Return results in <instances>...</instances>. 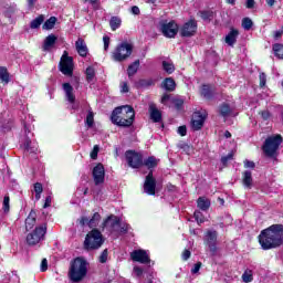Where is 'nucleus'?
I'll return each mask as SVG.
<instances>
[{
    "instance_id": "obj_1",
    "label": "nucleus",
    "mask_w": 283,
    "mask_h": 283,
    "mask_svg": "<svg viewBox=\"0 0 283 283\" xmlns=\"http://www.w3.org/2000/svg\"><path fill=\"white\" fill-rule=\"evenodd\" d=\"M259 244L263 251L277 249L283 244V224L276 223L262 230L258 237Z\"/></svg>"
},
{
    "instance_id": "obj_2",
    "label": "nucleus",
    "mask_w": 283,
    "mask_h": 283,
    "mask_svg": "<svg viewBox=\"0 0 283 283\" xmlns=\"http://www.w3.org/2000/svg\"><path fill=\"white\" fill-rule=\"evenodd\" d=\"M135 119L134 107H115L111 114V123L117 127H132Z\"/></svg>"
},
{
    "instance_id": "obj_3",
    "label": "nucleus",
    "mask_w": 283,
    "mask_h": 283,
    "mask_svg": "<svg viewBox=\"0 0 283 283\" xmlns=\"http://www.w3.org/2000/svg\"><path fill=\"white\" fill-rule=\"evenodd\" d=\"M87 275V261L77 256L70 262L69 280L74 283L83 282Z\"/></svg>"
},
{
    "instance_id": "obj_4",
    "label": "nucleus",
    "mask_w": 283,
    "mask_h": 283,
    "mask_svg": "<svg viewBox=\"0 0 283 283\" xmlns=\"http://www.w3.org/2000/svg\"><path fill=\"white\" fill-rule=\"evenodd\" d=\"M103 244H105V237L103 235V232L97 228H93L87 232L83 247L85 251H98Z\"/></svg>"
},
{
    "instance_id": "obj_5",
    "label": "nucleus",
    "mask_w": 283,
    "mask_h": 283,
    "mask_svg": "<svg viewBox=\"0 0 283 283\" xmlns=\"http://www.w3.org/2000/svg\"><path fill=\"white\" fill-rule=\"evenodd\" d=\"M282 135L270 136L265 139L263 145V151L269 158H273L280 146L282 145Z\"/></svg>"
},
{
    "instance_id": "obj_6",
    "label": "nucleus",
    "mask_w": 283,
    "mask_h": 283,
    "mask_svg": "<svg viewBox=\"0 0 283 283\" xmlns=\"http://www.w3.org/2000/svg\"><path fill=\"white\" fill-rule=\"evenodd\" d=\"M207 118H209V113L205 108L196 109L192 113L191 119H190V127L192 132H200L202 127H205V123L207 122Z\"/></svg>"
},
{
    "instance_id": "obj_7",
    "label": "nucleus",
    "mask_w": 283,
    "mask_h": 283,
    "mask_svg": "<svg viewBox=\"0 0 283 283\" xmlns=\"http://www.w3.org/2000/svg\"><path fill=\"white\" fill-rule=\"evenodd\" d=\"M48 233V223L35 227V229L27 235V244L29 247H36L41 240H45Z\"/></svg>"
},
{
    "instance_id": "obj_8",
    "label": "nucleus",
    "mask_w": 283,
    "mask_h": 283,
    "mask_svg": "<svg viewBox=\"0 0 283 283\" xmlns=\"http://www.w3.org/2000/svg\"><path fill=\"white\" fill-rule=\"evenodd\" d=\"M203 244L210 251V256L216 258L218 255V231L208 230L203 237Z\"/></svg>"
},
{
    "instance_id": "obj_9",
    "label": "nucleus",
    "mask_w": 283,
    "mask_h": 283,
    "mask_svg": "<svg viewBox=\"0 0 283 283\" xmlns=\"http://www.w3.org/2000/svg\"><path fill=\"white\" fill-rule=\"evenodd\" d=\"M134 50V46L127 42H123L113 52V60H115L117 63H123V61H127L129 56H132V52Z\"/></svg>"
},
{
    "instance_id": "obj_10",
    "label": "nucleus",
    "mask_w": 283,
    "mask_h": 283,
    "mask_svg": "<svg viewBox=\"0 0 283 283\" xmlns=\"http://www.w3.org/2000/svg\"><path fill=\"white\" fill-rule=\"evenodd\" d=\"M159 30L167 39H174L178 34V23L176 21H161L159 23Z\"/></svg>"
},
{
    "instance_id": "obj_11",
    "label": "nucleus",
    "mask_w": 283,
    "mask_h": 283,
    "mask_svg": "<svg viewBox=\"0 0 283 283\" xmlns=\"http://www.w3.org/2000/svg\"><path fill=\"white\" fill-rule=\"evenodd\" d=\"M125 156L128 167H132V169H140L143 167V154L136 153V150H127Z\"/></svg>"
},
{
    "instance_id": "obj_12",
    "label": "nucleus",
    "mask_w": 283,
    "mask_h": 283,
    "mask_svg": "<svg viewBox=\"0 0 283 283\" xmlns=\"http://www.w3.org/2000/svg\"><path fill=\"white\" fill-rule=\"evenodd\" d=\"M60 70L62 74L66 76H72V72H74V60L71 56H67V52H64L61 62Z\"/></svg>"
},
{
    "instance_id": "obj_13",
    "label": "nucleus",
    "mask_w": 283,
    "mask_h": 283,
    "mask_svg": "<svg viewBox=\"0 0 283 283\" xmlns=\"http://www.w3.org/2000/svg\"><path fill=\"white\" fill-rule=\"evenodd\" d=\"M144 192L147 196H156V178L154 177V170H149L144 181Z\"/></svg>"
},
{
    "instance_id": "obj_14",
    "label": "nucleus",
    "mask_w": 283,
    "mask_h": 283,
    "mask_svg": "<svg viewBox=\"0 0 283 283\" xmlns=\"http://www.w3.org/2000/svg\"><path fill=\"white\" fill-rule=\"evenodd\" d=\"M130 259L133 260V262H139V264L151 263V259L149 258V254H147V251L143 249L134 250L130 253Z\"/></svg>"
},
{
    "instance_id": "obj_15",
    "label": "nucleus",
    "mask_w": 283,
    "mask_h": 283,
    "mask_svg": "<svg viewBox=\"0 0 283 283\" xmlns=\"http://www.w3.org/2000/svg\"><path fill=\"white\" fill-rule=\"evenodd\" d=\"M93 180L96 186L103 185L105 182V166L102 163H98L93 168Z\"/></svg>"
},
{
    "instance_id": "obj_16",
    "label": "nucleus",
    "mask_w": 283,
    "mask_h": 283,
    "mask_svg": "<svg viewBox=\"0 0 283 283\" xmlns=\"http://www.w3.org/2000/svg\"><path fill=\"white\" fill-rule=\"evenodd\" d=\"M197 30H198V22H196V20H190L182 25L180 30V34L181 36H193Z\"/></svg>"
},
{
    "instance_id": "obj_17",
    "label": "nucleus",
    "mask_w": 283,
    "mask_h": 283,
    "mask_svg": "<svg viewBox=\"0 0 283 283\" xmlns=\"http://www.w3.org/2000/svg\"><path fill=\"white\" fill-rule=\"evenodd\" d=\"M109 228L111 231H116V227H120V218L115 214H109L102 222V229Z\"/></svg>"
},
{
    "instance_id": "obj_18",
    "label": "nucleus",
    "mask_w": 283,
    "mask_h": 283,
    "mask_svg": "<svg viewBox=\"0 0 283 283\" xmlns=\"http://www.w3.org/2000/svg\"><path fill=\"white\" fill-rule=\"evenodd\" d=\"M199 94L206 101H211L216 96V87L209 84H203L200 87Z\"/></svg>"
},
{
    "instance_id": "obj_19",
    "label": "nucleus",
    "mask_w": 283,
    "mask_h": 283,
    "mask_svg": "<svg viewBox=\"0 0 283 283\" xmlns=\"http://www.w3.org/2000/svg\"><path fill=\"white\" fill-rule=\"evenodd\" d=\"M148 112L151 123H161V127H165V124L163 123V112H160V109L157 107H149Z\"/></svg>"
},
{
    "instance_id": "obj_20",
    "label": "nucleus",
    "mask_w": 283,
    "mask_h": 283,
    "mask_svg": "<svg viewBox=\"0 0 283 283\" xmlns=\"http://www.w3.org/2000/svg\"><path fill=\"white\" fill-rule=\"evenodd\" d=\"M75 50L77 54H80L82 57L87 56L90 50L87 49V44L85 43V40L83 38H78L75 42Z\"/></svg>"
},
{
    "instance_id": "obj_21",
    "label": "nucleus",
    "mask_w": 283,
    "mask_h": 283,
    "mask_svg": "<svg viewBox=\"0 0 283 283\" xmlns=\"http://www.w3.org/2000/svg\"><path fill=\"white\" fill-rule=\"evenodd\" d=\"M56 35L54 34H50L44 39L43 45H42V50L43 52H50L54 45H56Z\"/></svg>"
},
{
    "instance_id": "obj_22",
    "label": "nucleus",
    "mask_w": 283,
    "mask_h": 283,
    "mask_svg": "<svg viewBox=\"0 0 283 283\" xmlns=\"http://www.w3.org/2000/svg\"><path fill=\"white\" fill-rule=\"evenodd\" d=\"M242 185L245 189H253V174L250 170L242 172Z\"/></svg>"
},
{
    "instance_id": "obj_23",
    "label": "nucleus",
    "mask_w": 283,
    "mask_h": 283,
    "mask_svg": "<svg viewBox=\"0 0 283 283\" xmlns=\"http://www.w3.org/2000/svg\"><path fill=\"white\" fill-rule=\"evenodd\" d=\"M35 224H36V210L32 209L25 219L27 231H32Z\"/></svg>"
},
{
    "instance_id": "obj_24",
    "label": "nucleus",
    "mask_w": 283,
    "mask_h": 283,
    "mask_svg": "<svg viewBox=\"0 0 283 283\" xmlns=\"http://www.w3.org/2000/svg\"><path fill=\"white\" fill-rule=\"evenodd\" d=\"M197 207L200 211H207L208 209H211V200L207 197H199L197 199Z\"/></svg>"
},
{
    "instance_id": "obj_25",
    "label": "nucleus",
    "mask_w": 283,
    "mask_h": 283,
    "mask_svg": "<svg viewBox=\"0 0 283 283\" xmlns=\"http://www.w3.org/2000/svg\"><path fill=\"white\" fill-rule=\"evenodd\" d=\"M160 160L157 159L155 156H149L148 158H146L143 161V166L147 167V169H149V171H153V169H156V167H158V163Z\"/></svg>"
},
{
    "instance_id": "obj_26",
    "label": "nucleus",
    "mask_w": 283,
    "mask_h": 283,
    "mask_svg": "<svg viewBox=\"0 0 283 283\" xmlns=\"http://www.w3.org/2000/svg\"><path fill=\"white\" fill-rule=\"evenodd\" d=\"M63 90L65 92V96L69 103H74V101L76 99V97L74 96V87H72L70 83H64Z\"/></svg>"
},
{
    "instance_id": "obj_27",
    "label": "nucleus",
    "mask_w": 283,
    "mask_h": 283,
    "mask_svg": "<svg viewBox=\"0 0 283 283\" xmlns=\"http://www.w3.org/2000/svg\"><path fill=\"white\" fill-rule=\"evenodd\" d=\"M198 14L202 19V21H213V18L216 17V13L212 10H202L199 11Z\"/></svg>"
},
{
    "instance_id": "obj_28",
    "label": "nucleus",
    "mask_w": 283,
    "mask_h": 283,
    "mask_svg": "<svg viewBox=\"0 0 283 283\" xmlns=\"http://www.w3.org/2000/svg\"><path fill=\"white\" fill-rule=\"evenodd\" d=\"M238 30L232 29L229 34L226 36V43L228 45H235V41L238 39Z\"/></svg>"
},
{
    "instance_id": "obj_29",
    "label": "nucleus",
    "mask_w": 283,
    "mask_h": 283,
    "mask_svg": "<svg viewBox=\"0 0 283 283\" xmlns=\"http://www.w3.org/2000/svg\"><path fill=\"white\" fill-rule=\"evenodd\" d=\"M101 213L94 212L92 218L88 219V228L96 229V227H98V222H101Z\"/></svg>"
},
{
    "instance_id": "obj_30",
    "label": "nucleus",
    "mask_w": 283,
    "mask_h": 283,
    "mask_svg": "<svg viewBox=\"0 0 283 283\" xmlns=\"http://www.w3.org/2000/svg\"><path fill=\"white\" fill-rule=\"evenodd\" d=\"M163 87L164 90H167V92H174V90H176V82L174 81V78L167 77L163 82Z\"/></svg>"
},
{
    "instance_id": "obj_31",
    "label": "nucleus",
    "mask_w": 283,
    "mask_h": 283,
    "mask_svg": "<svg viewBox=\"0 0 283 283\" xmlns=\"http://www.w3.org/2000/svg\"><path fill=\"white\" fill-rule=\"evenodd\" d=\"M219 114H220V116H222V118H229L231 116H238V114L233 113V108H231V107H221L219 109Z\"/></svg>"
},
{
    "instance_id": "obj_32",
    "label": "nucleus",
    "mask_w": 283,
    "mask_h": 283,
    "mask_svg": "<svg viewBox=\"0 0 283 283\" xmlns=\"http://www.w3.org/2000/svg\"><path fill=\"white\" fill-rule=\"evenodd\" d=\"M0 81L8 85L10 83V73H8V69L6 66H0Z\"/></svg>"
},
{
    "instance_id": "obj_33",
    "label": "nucleus",
    "mask_w": 283,
    "mask_h": 283,
    "mask_svg": "<svg viewBox=\"0 0 283 283\" xmlns=\"http://www.w3.org/2000/svg\"><path fill=\"white\" fill-rule=\"evenodd\" d=\"M24 151L28 154H35L36 147L32 146V139L30 137H27L23 144Z\"/></svg>"
},
{
    "instance_id": "obj_34",
    "label": "nucleus",
    "mask_w": 283,
    "mask_h": 283,
    "mask_svg": "<svg viewBox=\"0 0 283 283\" xmlns=\"http://www.w3.org/2000/svg\"><path fill=\"white\" fill-rule=\"evenodd\" d=\"M138 67H140V60L135 61L133 64L128 66L127 74L129 78H132V76H134V74L138 72Z\"/></svg>"
},
{
    "instance_id": "obj_35",
    "label": "nucleus",
    "mask_w": 283,
    "mask_h": 283,
    "mask_svg": "<svg viewBox=\"0 0 283 283\" xmlns=\"http://www.w3.org/2000/svg\"><path fill=\"white\" fill-rule=\"evenodd\" d=\"M33 191L35 193V200H41V193H43V184L35 182L33 185Z\"/></svg>"
},
{
    "instance_id": "obj_36",
    "label": "nucleus",
    "mask_w": 283,
    "mask_h": 283,
    "mask_svg": "<svg viewBox=\"0 0 283 283\" xmlns=\"http://www.w3.org/2000/svg\"><path fill=\"white\" fill-rule=\"evenodd\" d=\"M96 77V71L93 66H88L86 69V81L87 83H94V78Z\"/></svg>"
},
{
    "instance_id": "obj_37",
    "label": "nucleus",
    "mask_w": 283,
    "mask_h": 283,
    "mask_svg": "<svg viewBox=\"0 0 283 283\" xmlns=\"http://www.w3.org/2000/svg\"><path fill=\"white\" fill-rule=\"evenodd\" d=\"M45 21V18L43 15H39L38 18H35L31 24L30 28L32 30H36V28H41V24Z\"/></svg>"
},
{
    "instance_id": "obj_38",
    "label": "nucleus",
    "mask_w": 283,
    "mask_h": 283,
    "mask_svg": "<svg viewBox=\"0 0 283 283\" xmlns=\"http://www.w3.org/2000/svg\"><path fill=\"white\" fill-rule=\"evenodd\" d=\"M122 20L118 17L111 18L109 25L113 31L118 30L120 28Z\"/></svg>"
},
{
    "instance_id": "obj_39",
    "label": "nucleus",
    "mask_w": 283,
    "mask_h": 283,
    "mask_svg": "<svg viewBox=\"0 0 283 283\" xmlns=\"http://www.w3.org/2000/svg\"><path fill=\"white\" fill-rule=\"evenodd\" d=\"M56 25V17H51L49 20H46L43 24V30H52Z\"/></svg>"
},
{
    "instance_id": "obj_40",
    "label": "nucleus",
    "mask_w": 283,
    "mask_h": 283,
    "mask_svg": "<svg viewBox=\"0 0 283 283\" xmlns=\"http://www.w3.org/2000/svg\"><path fill=\"white\" fill-rule=\"evenodd\" d=\"M163 67L167 72V74H174V72L176 71L174 63H171L170 61H164Z\"/></svg>"
},
{
    "instance_id": "obj_41",
    "label": "nucleus",
    "mask_w": 283,
    "mask_h": 283,
    "mask_svg": "<svg viewBox=\"0 0 283 283\" xmlns=\"http://www.w3.org/2000/svg\"><path fill=\"white\" fill-rule=\"evenodd\" d=\"M273 52L277 59H283V44L276 43L273 45Z\"/></svg>"
},
{
    "instance_id": "obj_42",
    "label": "nucleus",
    "mask_w": 283,
    "mask_h": 283,
    "mask_svg": "<svg viewBox=\"0 0 283 283\" xmlns=\"http://www.w3.org/2000/svg\"><path fill=\"white\" fill-rule=\"evenodd\" d=\"M2 210L4 213H10V196L7 195L2 201Z\"/></svg>"
},
{
    "instance_id": "obj_43",
    "label": "nucleus",
    "mask_w": 283,
    "mask_h": 283,
    "mask_svg": "<svg viewBox=\"0 0 283 283\" xmlns=\"http://www.w3.org/2000/svg\"><path fill=\"white\" fill-rule=\"evenodd\" d=\"M193 218H195L197 224H203V222H205V214L200 210H196L193 212Z\"/></svg>"
},
{
    "instance_id": "obj_44",
    "label": "nucleus",
    "mask_w": 283,
    "mask_h": 283,
    "mask_svg": "<svg viewBox=\"0 0 283 283\" xmlns=\"http://www.w3.org/2000/svg\"><path fill=\"white\" fill-rule=\"evenodd\" d=\"M85 123L87 127H94V112L92 109H88Z\"/></svg>"
},
{
    "instance_id": "obj_45",
    "label": "nucleus",
    "mask_w": 283,
    "mask_h": 283,
    "mask_svg": "<svg viewBox=\"0 0 283 283\" xmlns=\"http://www.w3.org/2000/svg\"><path fill=\"white\" fill-rule=\"evenodd\" d=\"M138 85L139 87H151V85H156V81L151 78L140 80Z\"/></svg>"
},
{
    "instance_id": "obj_46",
    "label": "nucleus",
    "mask_w": 283,
    "mask_h": 283,
    "mask_svg": "<svg viewBox=\"0 0 283 283\" xmlns=\"http://www.w3.org/2000/svg\"><path fill=\"white\" fill-rule=\"evenodd\" d=\"M171 103L175 107H182L185 105V98L182 96H175L171 98Z\"/></svg>"
},
{
    "instance_id": "obj_47",
    "label": "nucleus",
    "mask_w": 283,
    "mask_h": 283,
    "mask_svg": "<svg viewBox=\"0 0 283 283\" xmlns=\"http://www.w3.org/2000/svg\"><path fill=\"white\" fill-rule=\"evenodd\" d=\"M242 28L243 30H251V28H253V20L250 18H244L242 20Z\"/></svg>"
},
{
    "instance_id": "obj_48",
    "label": "nucleus",
    "mask_w": 283,
    "mask_h": 283,
    "mask_svg": "<svg viewBox=\"0 0 283 283\" xmlns=\"http://www.w3.org/2000/svg\"><path fill=\"white\" fill-rule=\"evenodd\" d=\"M108 255H109V251L107 249L103 250L98 258V262L101 264H105L107 262Z\"/></svg>"
},
{
    "instance_id": "obj_49",
    "label": "nucleus",
    "mask_w": 283,
    "mask_h": 283,
    "mask_svg": "<svg viewBox=\"0 0 283 283\" xmlns=\"http://www.w3.org/2000/svg\"><path fill=\"white\" fill-rule=\"evenodd\" d=\"M12 127H14V122L10 119L7 124L2 126V132H12Z\"/></svg>"
},
{
    "instance_id": "obj_50",
    "label": "nucleus",
    "mask_w": 283,
    "mask_h": 283,
    "mask_svg": "<svg viewBox=\"0 0 283 283\" xmlns=\"http://www.w3.org/2000/svg\"><path fill=\"white\" fill-rule=\"evenodd\" d=\"M229 160H233V153H229L227 156L221 157V163L227 167Z\"/></svg>"
},
{
    "instance_id": "obj_51",
    "label": "nucleus",
    "mask_w": 283,
    "mask_h": 283,
    "mask_svg": "<svg viewBox=\"0 0 283 283\" xmlns=\"http://www.w3.org/2000/svg\"><path fill=\"white\" fill-rule=\"evenodd\" d=\"M98 151H101V148L98 147V145H95L91 151L92 160H96V158H98Z\"/></svg>"
},
{
    "instance_id": "obj_52",
    "label": "nucleus",
    "mask_w": 283,
    "mask_h": 283,
    "mask_svg": "<svg viewBox=\"0 0 283 283\" xmlns=\"http://www.w3.org/2000/svg\"><path fill=\"white\" fill-rule=\"evenodd\" d=\"M259 114L263 120H269V118H271V112H269V109L261 111Z\"/></svg>"
},
{
    "instance_id": "obj_53",
    "label": "nucleus",
    "mask_w": 283,
    "mask_h": 283,
    "mask_svg": "<svg viewBox=\"0 0 283 283\" xmlns=\"http://www.w3.org/2000/svg\"><path fill=\"white\" fill-rule=\"evenodd\" d=\"M242 280H243V282H245V283L253 282V274H249V273L244 272V273L242 274Z\"/></svg>"
},
{
    "instance_id": "obj_54",
    "label": "nucleus",
    "mask_w": 283,
    "mask_h": 283,
    "mask_svg": "<svg viewBox=\"0 0 283 283\" xmlns=\"http://www.w3.org/2000/svg\"><path fill=\"white\" fill-rule=\"evenodd\" d=\"M23 127H24V134L27 138H29L30 134H32V127L30 126V124L25 122H23Z\"/></svg>"
},
{
    "instance_id": "obj_55",
    "label": "nucleus",
    "mask_w": 283,
    "mask_h": 283,
    "mask_svg": "<svg viewBox=\"0 0 283 283\" xmlns=\"http://www.w3.org/2000/svg\"><path fill=\"white\" fill-rule=\"evenodd\" d=\"M133 271L137 277H143V273H145V270L140 266H134Z\"/></svg>"
},
{
    "instance_id": "obj_56",
    "label": "nucleus",
    "mask_w": 283,
    "mask_h": 283,
    "mask_svg": "<svg viewBox=\"0 0 283 283\" xmlns=\"http://www.w3.org/2000/svg\"><path fill=\"white\" fill-rule=\"evenodd\" d=\"M259 80H260V87H264V85H266V74L260 73Z\"/></svg>"
},
{
    "instance_id": "obj_57",
    "label": "nucleus",
    "mask_w": 283,
    "mask_h": 283,
    "mask_svg": "<svg viewBox=\"0 0 283 283\" xmlns=\"http://www.w3.org/2000/svg\"><path fill=\"white\" fill-rule=\"evenodd\" d=\"M189 258H191V251L189 250H184L182 254H181V260H184V262H187V260H189Z\"/></svg>"
},
{
    "instance_id": "obj_58",
    "label": "nucleus",
    "mask_w": 283,
    "mask_h": 283,
    "mask_svg": "<svg viewBox=\"0 0 283 283\" xmlns=\"http://www.w3.org/2000/svg\"><path fill=\"white\" fill-rule=\"evenodd\" d=\"M244 167H245V169H255V163L245 159V160H244Z\"/></svg>"
},
{
    "instance_id": "obj_59",
    "label": "nucleus",
    "mask_w": 283,
    "mask_h": 283,
    "mask_svg": "<svg viewBox=\"0 0 283 283\" xmlns=\"http://www.w3.org/2000/svg\"><path fill=\"white\" fill-rule=\"evenodd\" d=\"M177 132L179 136H187V125L179 126Z\"/></svg>"
},
{
    "instance_id": "obj_60",
    "label": "nucleus",
    "mask_w": 283,
    "mask_h": 283,
    "mask_svg": "<svg viewBox=\"0 0 283 283\" xmlns=\"http://www.w3.org/2000/svg\"><path fill=\"white\" fill-rule=\"evenodd\" d=\"M200 269H202V262H197L195 266L191 269V273L196 274L200 271Z\"/></svg>"
},
{
    "instance_id": "obj_61",
    "label": "nucleus",
    "mask_w": 283,
    "mask_h": 283,
    "mask_svg": "<svg viewBox=\"0 0 283 283\" xmlns=\"http://www.w3.org/2000/svg\"><path fill=\"white\" fill-rule=\"evenodd\" d=\"M119 227V232H122V233H128V231H129V224H127V223H124V224H120V226H118Z\"/></svg>"
},
{
    "instance_id": "obj_62",
    "label": "nucleus",
    "mask_w": 283,
    "mask_h": 283,
    "mask_svg": "<svg viewBox=\"0 0 283 283\" xmlns=\"http://www.w3.org/2000/svg\"><path fill=\"white\" fill-rule=\"evenodd\" d=\"M48 271V259H42L41 261V272L45 273Z\"/></svg>"
},
{
    "instance_id": "obj_63",
    "label": "nucleus",
    "mask_w": 283,
    "mask_h": 283,
    "mask_svg": "<svg viewBox=\"0 0 283 283\" xmlns=\"http://www.w3.org/2000/svg\"><path fill=\"white\" fill-rule=\"evenodd\" d=\"M103 41H104V50L105 52H107V50H109V36L105 35L103 38Z\"/></svg>"
},
{
    "instance_id": "obj_64",
    "label": "nucleus",
    "mask_w": 283,
    "mask_h": 283,
    "mask_svg": "<svg viewBox=\"0 0 283 283\" xmlns=\"http://www.w3.org/2000/svg\"><path fill=\"white\" fill-rule=\"evenodd\" d=\"M80 224L81 227H85V224L90 227V219L87 217H81Z\"/></svg>"
}]
</instances>
